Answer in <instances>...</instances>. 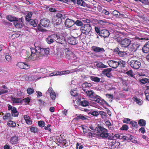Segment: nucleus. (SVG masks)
Masks as SVG:
<instances>
[{
    "instance_id": "obj_1",
    "label": "nucleus",
    "mask_w": 149,
    "mask_h": 149,
    "mask_svg": "<svg viewBox=\"0 0 149 149\" xmlns=\"http://www.w3.org/2000/svg\"><path fill=\"white\" fill-rule=\"evenodd\" d=\"M86 93L91 100L100 104H102V100L101 98L99 96L96 95L93 91H88L86 92Z\"/></svg>"
},
{
    "instance_id": "obj_2",
    "label": "nucleus",
    "mask_w": 149,
    "mask_h": 149,
    "mask_svg": "<svg viewBox=\"0 0 149 149\" xmlns=\"http://www.w3.org/2000/svg\"><path fill=\"white\" fill-rule=\"evenodd\" d=\"M50 21L47 18H45L40 20V23L38 25V30L41 31H45L46 30L43 27H47L49 25Z\"/></svg>"
},
{
    "instance_id": "obj_3",
    "label": "nucleus",
    "mask_w": 149,
    "mask_h": 149,
    "mask_svg": "<svg viewBox=\"0 0 149 149\" xmlns=\"http://www.w3.org/2000/svg\"><path fill=\"white\" fill-rule=\"evenodd\" d=\"M63 15L61 13H57L56 16L54 17L52 19V22L54 25H58L62 23V19H63Z\"/></svg>"
},
{
    "instance_id": "obj_4",
    "label": "nucleus",
    "mask_w": 149,
    "mask_h": 149,
    "mask_svg": "<svg viewBox=\"0 0 149 149\" xmlns=\"http://www.w3.org/2000/svg\"><path fill=\"white\" fill-rule=\"evenodd\" d=\"M91 29L92 28L90 24H86L81 27L80 30L82 33L88 35Z\"/></svg>"
},
{
    "instance_id": "obj_5",
    "label": "nucleus",
    "mask_w": 149,
    "mask_h": 149,
    "mask_svg": "<svg viewBox=\"0 0 149 149\" xmlns=\"http://www.w3.org/2000/svg\"><path fill=\"white\" fill-rule=\"evenodd\" d=\"M54 37H55V40L57 42L61 44H64L66 42L65 38L62 36H57L56 34H54Z\"/></svg>"
},
{
    "instance_id": "obj_6",
    "label": "nucleus",
    "mask_w": 149,
    "mask_h": 149,
    "mask_svg": "<svg viewBox=\"0 0 149 149\" xmlns=\"http://www.w3.org/2000/svg\"><path fill=\"white\" fill-rule=\"evenodd\" d=\"M100 129L102 132L100 134V136L103 138H107L109 136L107 130L102 127H100Z\"/></svg>"
},
{
    "instance_id": "obj_7",
    "label": "nucleus",
    "mask_w": 149,
    "mask_h": 149,
    "mask_svg": "<svg viewBox=\"0 0 149 149\" xmlns=\"http://www.w3.org/2000/svg\"><path fill=\"white\" fill-rule=\"evenodd\" d=\"M130 63L132 68L136 69H139L141 65L140 62L137 61L132 60L130 62Z\"/></svg>"
},
{
    "instance_id": "obj_8",
    "label": "nucleus",
    "mask_w": 149,
    "mask_h": 149,
    "mask_svg": "<svg viewBox=\"0 0 149 149\" xmlns=\"http://www.w3.org/2000/svg\"><path fill=\"white\" fill-rule=\"evenodd\" d=\"M18 68L25 70H27L30 68V65L23 62H19L17 63L16 65Z\"/></svg>"
},
{
    "instance_id": "obj_9",
    "label": "nucleus",
    "mask_w": 149,
    "mask_h": 149,
    "mask_svg": "<svg viewBox=\"0 0 149 149\" xmlns=\"http://www.w3.org/2000/svg\"><path fill=\"white\" fill-rule=\"evenodd\" d=\"M131 42L129 39L125 38L121 41V46L122 47H127L130 45Z\"/></svg>"
},
{
    "instance_id": "obj_10",
    "label": "nucleus",
    "mask_w": 149,
    "mask_h": 149,
    "mask_svg": "<svg viewBox=\"0 0 149 149\" xmlns=\"http://www.w3.org/2000/svg\"><path fill=\"white\" fill-rule=\"evenodd\" d=\"M69 73L70 71L69 70L61 72H56L50 74L49 76L52 77L54 76L62 75L69 74Z\"/></svg>"
},
{
    "instance_id": "obj_11",
    "label": "nucleus",
    "mask_w": 149,
    "mask_h": 149,
    "mask_svg": "<svg viewBox=\"0 0 149 149\" xmlns=\"http://www.w3.org/2000/svg\"><path fill=\"white\" fill-rule=\"evenodd\" d=\"M49 93L51 98L53 100H55L56 98V94L52 87H49L46 93Z\"/></svg>"
},
{
    "instance_id": "obj_12",
    "label": "nucleus",
    "mask_w": 149,
    "mask_h": 149,
    "mask_svg": "<svg viewBox=\"0 0 149 149\" xmlns=\"http://www.w3.org/2000/svg\"><path fill=\"white\" fill-rule=\"evenodd\" d=\"M111 68H108L104 69L102 72V74L104 75H105L109 78H110L112 76Z\"/></svg>"
},
{
    "instance_id": "obj_13",
    "label": "nucleus",
    "mask_w": 149,
    "mask_h": 149,
    "mask_svg": "<svg viewBox=\"0 0 149 149\" xmlns=\"http://www.w3.org/2000/svg\"><path fill=\"white\" fill-rule=\"evenodd\" d=\"M109 66L113 68H116L118 67V61L110 60L108 61Z\"/></svg>"
},
{
    "instance_id": "obj_14",
    "label": "nucleus",
    "mask_w": 149,
    "mask_h": 149,
    "mask_svg": "<svg viewBox=\"0 0 149 149\" xmlns=\"http://www.w3.org/2000/svg\"><path fill=\"white\" fill-rule=\"evenodd\" d=\"M22 19H19L18 20H17V19L13 22V24L16 28H19L22 27L23 22Z\"/></svg>"
},
{
    "instance_id": "obj_15",
    "label": "nucleus",
    "mask_w": 149,
    "mask_h": 149,
    "mask_svg": "<svg viewBox=\"0 0 149 149\" xmlns=\"http://www.w3.org/2000/svg\"><path fill=\"white\" fill-rule=\"evenodd\" d=\"M65 26L68 27H70L74 24V22L72 20L67 19L65 22Z\"/></svg>"
},
{
    "instance_id": "obj_16",
    "label": "nucleus",
    "mask_w": 149,
    "mask_h": 149,
    "mask_svg": "<svg viewBox=\"0 0 149 149\" xmlns=\"http://www.w3.org/2000/svg\"><path fill=\"white\" fill-rule=\"evenodd\" d=\"M68 42L70 44L74 45L77 44L78 43L77 38L73 37L68 39Z\"/></svg>"
},
{
    "instance_id": "obj_17",
    "label": "nucleus",
    "mask_w": 149,
    "mask_h": 149,
    "mask_svg": "<svg viewBox=\"0 0 149 149\" xmlns=\"http://www.w3.org/2000/svg\"><path fill=\"white\" fill-rule=\"evenodd\" d=\"M109 35V33L107 30H102L101 31V33L100 36L104 38L108 37Z\"/></svg>"
},
{
    "instance_id": "obj_18",
    "label": "nucleus",
    "mask_w": 149,
    "mask_h": 149,
    "mask_svg": "<svg viewBox=\"0 0 149 149\" xmlns=\"http://www.w3.org/2000/svg\"><path fill=\"white\" fill-rule=\"evenodd\" d=\"M93 50L95 52L102 53L105 51L104 49L102 48H100V47L95 46H92V47Z\"/></svg>"
},
{
    "instance_id": "obj_19",
    "label": "nucleus",
    "mask_w": 149,
    "mask_h": 149,
    "mask_svg": "<svg viewBox=\"0 0 149 149\" xmlns=\"http://www.w3.org/2000/svg\"><path fill=\"white\" fill-rule=\"evenodd\" d=\"M139 47V45L136 43H133L130 47V49L131 52H135Z\"/></svg>"
},
{
    "instance_id": "obj_20",
    "label": "nucleus",
    "mask_w": 149,
    "mask_h": 149,
    "mask_svg": "<svg viewBox=\"0 0 149 149\" xmlns=\"http://www.w3.org/2000/svg\"><path fill=\"white\" fill-rule=\"evenodd\" d=\"M18 138L16 136L12 137L10 140V143L12 144H16L18 143Z\"/></svg>"
},
{
    "instance_id": "obj_21",
    "label": "nucleus",
    "mask_w": 149,
    "mask_h": 149,
    "mask_svg": "<svg viewBox=\"0 0 149 149\" xmlns=\"http://www.w3.org/2000/svg\"><path fill=\"white\" fill-rule=\"evenodd\" d=\"M143 52L144 53H148L149 51V41L142 48Z\"/></svg>"
},
{
    "instance_id": "obj_22",
    "label": "nucleus",
    "mask_w": 149,
    "mask_h": 149,
    "mask_svg": "<svg viewBox=\"0 0 149 149\" xmlns=\"http://www.w3.org/2000/svg\"><path fill=\"white\" fill-rule=\"evenodd\" d=\"M11 99L13 103L15 104L21 103L22 101L21 98H15L11 97Z\"/></svg>"
},
{
    "instance_id": "obj_23",
    "label": "nucleus",
    "mask_w": 149,
    "mask_h": 149,
    "mask_svg": "<svg viewBox=\"0 0 149 149\" xmlns=\"http://www.w3.org/2000/svg\"><path fill=\"white\" fill-rule=\"evenodd\" d=\"M133 100L136 102V104L139 105H141L143 103V102L141 99L138 98L136 97H134L132 98Z\"/></svg>"
},
{
    "instance_id": "obj_24",
    "label": "nucleus",
    "mask_w": 149,
    "mask_h": 149,
    "mask_svg": "<svg viewBox=\"0 0 149 149\" xmlns=\"http://www.w3.org/2000/svg\"><path fill=\"white\" fill-rule=\"evenodd\" d=\"M54 36L53 34L50 36L48 37L46 39V40L48 44H51L54 42V40H55V37Z\"/></svg>"
},
{
    "instance_id": "obj_25",
    "label": "nucleus",
    "mask_w": 149,
    "mask_h": 149,
    "mask_svg": "<svg viewBox=\"0 0 149 149\" xmlns=\"http://www.w3.org/2000/svg\"><path fill=\"white\" fill-rule=\"evenodd\" d=\"M24 117L27 124L30 125L32 123V120L29 116L27 115H25Z\"/></svg>"
},
{
    "instance_id": "obj_26",
    "label": "nucleus",
    "mask_w": 149,
    "mask_h": 149,
    "mask_svg": "<svg viewBox=\"0 0 149 149\" xmlns=\"http://www.w3.org/2000/svg\"><path fill=\"white\" fill-rule=\"evenodd\" d=\"M11 114L9 113H6L3 116V119L5 120H10L12 119Z\"/></svg>"
},
{
    "instance_id": "obj_27",
    "label": "nucleus",
    "mask_w": 149,
    "mask_h": 149,
    "mask_svg": "<svg viewBox=\"0 0 149 149\" xmlns=\"http://www.w3.org/2000/svg\"><path fill=\"white\" fill-rule=\"evenodd\" d=\"M12 116L14 117H17L19 113L17 111V109L15 107L11 111Z\"/></svg>"
},
{
    "instance_id": "obj_28",
    "label": "nucleus",
    "mask_w": 149,
    "mask_h": 149,
    "mask_svg": "<svg viewBox=\"0 0 149 149\" xmlns=\"http://www.w3.org/2000/svg\"><path fill=\"white\" fill-rule=\"evenodd\" d=\"M49 48L40 49V50L43 54V55H48L49 54Z\"/></svg>"
},
{
    "instance_id": "obj_29",
    "label": "nucleus",
    "mask_w": 149,
    "mask_h": 149,
    "mask_svg": "<svg viewBox=\"0 0 149 149\" xmlns=\"http://www.w3.org/2000/svg\"><path fill=\"white\" fill-rule=\"evenodd\" d=\"M118 61V66L120 67H125V62L120 59H117Z\"/></svg>"
},
{
    "instance_id": "obj_30",
    "label": "nucleus",
    "mask_w": 149,
    "mask_h": 149,
    "mask_svg": "<svg viewBox=\"0 0 149 149\" xmlns=\"http://www.w3.org/2000/svg\"><path fill=\"white\" fill-rule=\"evenodd\" d=\"M37 56H29L26 58V61L28 62H31L38 59Z\"/></svg>"
},
{
    "instance_id": "obj_31",
    "label": "nucleus",
    "mask_w": 149,
    "mask_h": 149,
    "mask_svg": "<svg viewBox=\"0 0 149 149\" xmlns=\"http://www.w3.org/2000/svg\"><path fill=\"white\" fill-rule=\"evenodd\" d=\"M31 56L32 55H39V52H37L36 49H35L33 48H31Z\"/></svg>"
},
{
    "instance_id": "obj_32",
    "label": "nucleus",
    "mask_w": 149,
    "mask_h": 149,
    "mask_svg": "<svg viewBox=\"0 0 149 149\" xmlns=\"http://www.w3.org/2000/svg\"><path fill=\"white\" fill-rule=\"evenodd\" d=\"M77 2L79 6L85 7L86 5V3L83 0H77Z\"/></svg>"
},
{
    "instance_id": "obj_33",
    "label": "nucleus",
    "mask_w": 149,
    "mask_h": 149,
    "mask_svg": "<svg viewBox=\"0 0 149 149\" xmlns=\"http://www.w3.org/2000/svg\"><path fill=\"white\" fill-rule=\"evenodd\" d=\"M91 79L95 82H99L100 80V78L97 77L91 76L90 77Z\"/></svg>"
},
{
    "instance_id": "obj_34",
    "label": "nucleus",
    "mask_w": 149,
    "mask_h": 149,
    "mask_svg": "<svg viewBox=\"0 0 149 149\" xmlns=\"http://www.w3.org/2000/svg\"><path fill=\"white\" fill-rule=\"evenodd\" d=\"M7 125L9 127H14L16 126V124L14 122L10 120L8 121Z\"/></svg>"
},
{
    "instance_id": "obj_35",
    "label": "nucleus",
    "mask_w": 149,
    "mask_h": 149,
    "mask_svg": "<svg viewBox=\"0 0 149 149\" xmlns=\"http://www.w3.org/2000/svg\"><path fill=\"white\" fill-rule=\"evenodd\" d=\"M139 125L140 126H145L146 125V121L142 119H140L138 122Z\"/></svg>"
},
{
    "instance_id": "obj_36",
    "label": "nucleus",
    "mask_w": 149,
    "mask_h": 149,
    "mask_svg": "<svg viewBox=\"0 0 149 149\" xmlns=\"http://www.w3.org/2000/svg\"><path fill=\"white\" fill-rule=\"evenodd\" d=\"M99 113L103 119L105 120L107 118V115L105 112L103 111H99Z\"/></svg>"
},
{
    "instance_id": "obj_37",
    "label": "nucleus",
    "mask_w": 149,
    "mask_h": 149,
    "mask_svg": "<svg viewBox=\"0 0 149 149\" xmlns=\"http://www.w3.org/2000/svg\"><path fill=\"white\" fill-rule=\"evenodd\" d=\"M36 21L37 20L36 19L33 20L32 19L28 22L31 25H32L34 27H35L37 26Z\"/></svg>"
},
{
    "instance_id": "obj_38",
    "label": "nucleus",
    "mask_w": 149,
    "mask_h": 149,
    "mask_svg": "<svg viewBox=\"0 0 149 149\" xmlns=\"http://www.w3.org/2000/svg\"><path fill=\"white\" fill-rule=\"evenodd\" d=\"M89 103V102L86 100H83L80 102L81 105L83 107L87 106L88 105Z\"/></svg>"
},
{
    "instance_id": "obj_39",
    "label": "nucleus",
    "mask_w": 149,
    "mask_h": 149,
    "mask_svg": "<svg viewBox=\"0 0 149 149\" xmlns=\"http://www.w3.org/2000/svg\"><path fill=\"white\" fill-rule=\"evenodd\" d=\"M7 19L10 22H13L15 21L17 18L14 17H13L11 15H8L7 16Z\"/></svg>"
},
{
    "instance_id": "obj_40",
    "label": "nucleus",
    "mask_w": 149,
    "mask_h": 149,
    "mask_svg": "<svg viewBox=\"0 0 149 149\" xmlns=\"http://www.w3.org/2000/svg\"><path fill=\"white\" fill-rule=\"evenodd\" d=\"M139 81L142 84H144L146 83L149 82V79L147 78L139 79Z\"/></svg>"
},
{
    "instance_id": "obj_41",
    "label": "nucleus",
    "mask_w": 149,
    "mask_h": 149,
    "mask_svg": "<svg viewBox=\"0 0 149 149\" xmlns=\"http://www.w3.org/2000/svg\"><path fill=\"white\" fill-rule=\"evenodd\" d=\"M8 92V90L5 89H0V95L2 94H7Z\"/></svg>"
},
{
    "instance_id": "obj_42",
    "label": "nucleus",
    "mask_w": 149,
    "mask_h": 149,
    "mask_svg": "<svg viewBox=\"0 0 149 149\" xmlns=\"http://www.w3.org/2000/svg\"><path fill=\"white\" fill-rule=\"evenodd\" d=\"M32 13L30 12L28 13L26 16L25 18L26 20L29 22L30 21L31 19H31V17L32 16Z\"/></svg>"
},
{
    "instance_id": "obj_43",
    "label": "nucleus",
    "mask_w": 149,
    "mask_h": 149,
    "mask_svg": "<svg viewBox=\"0 0 149 149\" xmlns=\"http://www.w3.org/2000/svg\"><path fill=\"white\" fill-rule=\"evenodd\" d=\"M66 55L67 56L73 55L74 53L71 52V51L68 50V49H65V50Z\"/></svg>"
},
{
    "instance_id": "obj_44",
    "label": "nucleus",
    "mask_w": 149,
    "mask_h": 149,
    "mask_svg": "<svg viewBox=\"0 0 149 149\" xmlns=\"http://www.w3.org/2000/svg\"><path fill=\"white\" fill-rule=\"evenodd\" d=\"M88 117L87 116H83L80 115L77 116V119H81L82 120H86L87 119Z\"/></svg>"
},
{
    "instance_id": "obj_45",
    "label": "nucleus",
    "mask_w": 149,
    "mask_h": 149,
    "mask_svg": "<svg viewBox=\"0 0 149 149\" xmlns=\"http://www.w3.org/2000/svg\"><path fill=\"white\" fill-rule=\"evenodd\" d=\"M96 66L98 68H106L107 66L102 63L101 62H100L96 64Z\"/></svg>"
},
{
    "instance_id": "obj_46",
    "label": "nucleus",
    "mask_w": 149,
    "mask_h": 149,
    "mask_svg": "<svg viewBox=\"0 0 149 149\" xmlns=\"http://www.w3.org/2000/svg\"><path fill=\"white\" fill-rule=\"evenodd\" d=\"M34 92L33 89L31 88H28L27 90V92L29 95H31L33 94Z\"/></svg>"
},
{
    "instance_id": "obj_47",
    "label": "nucleus",
    "mask_w": 149,
    "mask_h": 149,
    "mask_svg": "<svg viewBox=\"0 0 149 149\" xmlns=\"http://www.w3.org/2000/svg\"><path fill=\"white\" fill-rule=\"evenodd\" d=\"M38 125L39 126L41 127H42L45 125V122L42 120H40L38 122Z\"/></svg>"
},
{
    "instance_id": "obj_48",
    "label": "nucleus",
    "mask_w": 149,
    "mask_h": 149,
    "mask_svg": "<svg viewBox=\"0 0 149 149\" xmlns=\"http://www.w3.org/2000/svg\"><path fill=\"white\" fill-rule=\"evenodd\" d=\"M30 130L31 132H33L34 133H36L38 132V129L37 127H31L30 128Z\"/></svg>"
},
{
    "instance_id": "obj_49",
    "label": "nucleus",
    "mask_w": 149,
    "mask_h": 149,
    "mask_svg": "<svg viewBox=\"0 0 149 149\" xmlns=\"http://www.w3.org/2000/svg\"><path fill=\"white\" fill-rule=\"evenodd\" d=\"M116 146V144L113 143H109V146L110 149H115V146Z\"/></svg>"
},
{
    "instance_id": "obj_50",
    "label": "nucleus",
    "mask_w": 149,
    "mask_h": 149,
    "mask_svg": "<svg viewBox=\"0 0 149 149\" xmlns=\"http://www.w3.org/2000/svg\"><path fill=\"white\" fill-rule=\"evenodd\" d=\"M70 93L71 95L74 97H76L78 95L76 91L75 90L71 91L70 92Z\"/></svg>"
},
{
    "instance_id": "obj_51",
    "label": "nucleus",
    "mask_w": 149,
    "mask_h": 149,
    "mask_svg": "<svg viewBox=\"0 0 149 149\" xmlns=\"http://www.w3.org/2000/svg\"><path fill=\"white\" fill-rule=\"evenodd\" d=\"M76 24L77 25L80 26L83 25V24L81 21L77 20L74 22V24Z\"/></svg>"
},
{
    "instance_id": "obj_52",
    "label": "nucleus",
    "mask_w": 149,
    "mask_h": 149,
    "mask_svg": "<svg viewBox=\"0 0 149 149\" xmlns=\"http://www.w3.org/2000/svg\"><path fill=\"white\" fill-rule=\"evenodd\" d=\"M126 74L130 77H132L133 76V71L132 70H130L127 71L126 72Z\"/></svg>"
},
{
    "instance_id": "obj_53",
    "label": "nucleus",
    "mask_w": 149,
    "mask_h": 149,
    "mask_svg": "<svg viewBox=\"0 0 149 149\" xmlns=\"http://www.w3.org/2000/svg\"><path fill=\"white\" fill-rule=\"evenodd\" d=\"M83 148V146L81 145V144L79 143H77L76 144V149H78L79 148V149H82Z\"/></svg>"
},
{
    "instance_id": "obj_54",
    "label": "nucleus",
    "mask_w": 149,
    "mask_h": 149,
    "mask_svg": "<svg viewBox=\"0 0 149 149\" xmlns=\"http://www.w3.org/2000/svg\"><path fill=\"white\" fill-rule=\"evenodd\" d=\"M119 13L117 10H114L113 12V15L117 17H119L120 15H119Z\"/></svg>"
},
{
    "instance_id": "obj_55",
    "label": "nucleus",
    "mask_w": 149,
    "mask_h": 149,
    "mask_svg": "<svg viewBox=\"0 0 149 149\" xmlns=\"http://www.w3.org/2000/svg\"><path fill=\"white\" fill-rule=\"evenodd\" d=\"M145 93L146 99L149 101V90H146Z\"/></svg>"
},
{
    "instance_id": "obj_56",
    "label": "nucleus",
    "mask_w": 149,
    "mask_h": 149,
    "mask_svg": "<svg viewBox=\"0 0 149 149\" xmlns=\"http://www.w3.org/2000/svg\"><path fill=\"white\" fill-rule=\"evenodd\" d=\"M21 34H19L17 33H15L13 34L12 36H11V38H12L13 39V38H18L19 37V36H21Z\"/></svg>"
},
{
    "instance_id": "obj_57",
    "label": "nucleus",
    "mask_w": 149,
    "mask_h": 149,
    "mask_svg": "<svg viewBox=\"0 0 149 149\" xmlns=\"http://www.w3.org/2000/svg\"><path fill=\"white\" fill-rule=\"evenodd\" d=\"M105 124L106 125L108 126V127L109 129L111 130V123L109 121H107L106 122Z\"/></svg>"
},
{
    "instance_id": "obj_58",
    "label": "nucleus",
    "mask_w": 149,
    "mask_h": 149,
    "mask_svg": "<svg viewBox=\"0 0 149 149\" xmlns=\"http://www.w3.org/2000/svg\"><path fill=\"white\" fill-rule=\"evenodd\" d=\"M5 59H4V60L5 61V62H6V61H11L12 58L11 56H5Z\"/></svg>"
},
{
    "instance_id": "obj_59",
    "label": "nucleus",
    "mask_w": 149,
    "mask_h": 149,
    "mask_svg": "<svg viewBox=\"0 0 149 149\" xmlns=\"http://www.w3.org/2000/svg\"><path fill=\"white\" fill-rule=\"evenodd\" d=\"M83 86H85L86 87L88 88L91 86V83L86 82L83 84Z\"/></svg>"
},
{
    "instance_id": "obj_60",
    "label": "nucleus",
    "mask_w": 149,
    "mask_h": 149,
    "mask_svg": "<svg viewBox=\"0 0 149 149\" xmlns=\"http://www.w3.org/2000/svg\"><path fill=\"white\" fill-rule=\"evenodd\" d=\"M128 127L126 125H123L122 127L121 128L122 130H127L128 129Z\"/></svg>"
},
{
    "instance_id": "obj_61",
    "label": "nucleus",
    "mask_w": 149,
    "mask_h": 149,
    "mask_svg": "<svg viewBox=\"0 0 149 149\" xmlns=\"http://www.w3.org/2000/svg\"><path fill=\"white\" fill-rule=\"evenodd\" d=\"M126 139H129L130 140H132L133 139L134 137L131 135L130 134H128L127 136H126Z\"/></svg>"
},
{
    "instance_id": "obj_62",
    "label": "nucleus",
    "mask_w": 149,
    "mask_h": 149,
    "mask_svg": "<svg viewBox=\"0 0 149 149\" xmlns=\"http://www.w3.org/2000/svg\"><path fill=\"white\" fill-rule=\"evenodd\" d=\"M95 29L96 32L100 36L101 33V31H100V29L97 27H95Z\"/></svg>"
},
{
    "instance_id": "obj_63",
    "label": "nucleus",
    "mask_w": 149,
    "mask_h": 149,
    "mask_svg": "<svg viewBox=\"0 0 149 149\" xmlns=\"http://www.w3.org/2000/svg\"><path fill=\"white\" fill-rule=\"evenodd\" d=\"M130 119L128 118H124L123 120V122L124 123H128L130 121Z\"/></svg>"
},
{
    "instance_id": "obj_64",
    "label": "nucleus",
    "mask_w": 149,
    "mask_h": 149,
    "mask_svg": "<svg viewBox=\"0 0 149 149\" xmlns=\"http://www.w3.org/2000/svg\"><path fill=\"white\" fill-rule=\"evenodd\" d=\"M139 131L141 132V133L142 134H143L145 132V130L144 127H141L139 130Z\"/></svg>"
}]
</instances>
